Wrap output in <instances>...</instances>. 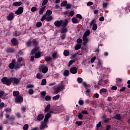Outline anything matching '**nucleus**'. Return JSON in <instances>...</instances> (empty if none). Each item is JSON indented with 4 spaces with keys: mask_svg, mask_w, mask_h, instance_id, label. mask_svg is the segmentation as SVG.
<instances>
[{
    "mask_svg": "<svg viewBox=\"0 0 130 130\" xmlns=\"http://www.w3.org/2000/svg\"><path fill=\"white\" fill-rule=\"evenodd\" d=\"M116 80L117 83H121V82H122V79L121 78H116Z\"/></svg>",
    "mask_w": 130,
    "mask_h": 130,
    "instance_id": "obj_53",
    "label": "nucleus"
},
{
    "mask_svg": "<svg viewBox=\"0 0 130 130\" xmlns=\"http://www.w3.org/2000/svg\"><path fill=\"white\" fill-rule=\"evenodd\" d=\"M71 8H72V5L70 4L66 5V9H71Z\"/></svg>",
    "mask_w": 130,
    "mask_h": 130,
    "instance_id": "obj_62",
    "label": "nucleus"
},
{
    "mask_svg": "<svg viewBox=\"0 0 130 130\" xmlns=\"http://www.w3.org/2000/svg\"><path fill=\"white\" fill-rule=\"evenodd\" d=\"M63 89H64V85L60 84L57 88H55V94H58V93Z\"/></svg>",
    "mask_w": 130,
    "mask_h": 130,
    "instance_id": "obj_4",
    "label": "nucleus"
},
{
    "mask_svg": "<svg viewBox=\"0 0 130 130\" xmlns=\"http://www.w3.org/2000/svg\"><path fill=\"white\" fill-rule=\"evenodd\" d=\"M52 57L54 58V59H56L58 57V55L57 54V52H54L52 54Z\"/></svg>",
    "mask_w": 130,
    "mask_h": 130,
    "instance_id": "obj_22",
    "label": "nucleus"
},
{
    "mask_svg": "<svg viewBox=\"0 0 130 130\" xmlns=\"http://www.w3.org/2000/svg\"><path fill=\"white\" fill-rule=\"evenodd\" d=\"M50 109V104H48L45 108V113H46V112H48L49 111V110Z\"/></svg>",
    "mask_w": 130,
    "mask_h": 130,
    "instance_id": "obj_31",
    "label": "nucleus"
},
{
    "mask_svg": "<svg viewBox=\"0 0 130 130\" xmlns=\"http://www.w3.org/2000/svg\"><path fill=\"white\" fill-rule=\"evenodd\" d=\"M26 46H27V47L32 46V40H28V41L26 42Z\"/></svg>",
    "mask_w": 130,
    "mask_h": 130,
    "instance_id": "obj_26",
    "label": "nucleus"
},
{
    "mask_svg": "<svg viewBox=\"0 0 130 130\" xmlns=\"http://www.w3.org/2000/svg\"><path fill=\"white\" fill-rule=\"evenodd\" d=\"M28 93L29 95H33V94H34V90L32 88L29 89L28 90Z\"/></svg>",
    "mask_w": 130,
    "mask_h": 130,
    "instance_id": "obj_46",
    "label": "nucleus"
},
{
    "mask_svg": "<svg viewBox=\"0 0 130 130\" xmlns=\"http://www.w3.org/2000/svg\"><path fill=\"white\" fill-rule=\"evenodd\" d=\"M60 97V95L59 94L56 95V96H54L52 98L53 100H58L59 99V98Z\"/></svg>",
    "mask_w": 130,
    "mask_h": 130,
    "instance_id": "obj_40",
    "label": "nucleus"
},
{
    "mask_svg": "<svg viewBox=\"0 0 130 130\" xmlns=\"http://www.w3.org/2000/svg\"><path fill=\"white\" fill-rule=\"evenodd\" d=\"M52 59V58H51L50 56H46L45 57V60L46 61H50Z\"/></svg>",
    "mask_w": 130,
    "mask_h": 130,
    "instance_id": "obj_39",
    "label": "nucleus"
},
{
    "mask_svg": "<svg viewBox=\"0 0 130 130\" xmlns=\"http://www.w3.org/2000/svg\"><path fill=\"white\" fill-rule=\"evenodd\" d=\"M51 14H52V11H51V10H48L47 11H46V16H50V15H51Z\"/></svg>",
    "mask_w": 130,
    "mask_h": 130,
    "instance_id": "obj_41",
    "label": "nucleus"
},
{
    "mask_svg": "<svg viewBox=\"0 0 130 130\" xmlns=\"http://www.w3.org/2000/svg\"><path fill=\"white\" fill-rule=\"evenodd\" d=\"M37 10V8H36V7H32L31 8V12H36Z\"/></svg>",
    "mask_w": 130,
    "mask_h": 130,
    "instance_id": "obj_55",
    "label": "nucleus"
},
{
    "mask_svg": "<svg viewBox=\"0 0 130 130\" xmlns=\"http://www.w3.org/2000/svg\"><path fill=\"white\" fill-rule=\"evenodd\" d=\"M125 90V87H122L120 89L119 92H123Z\"/></svg>",
    "mask_w": 130,
    "mask_h": 130,
    "instance_id": "obj_64",
    "label": "nucleus"
},
{
    "mask_svg": "<svg viewBox=\"0 0 130 130\" xmlns=\"http://www.w3.org/2000/svg\"><path fill=\"white\" fill-rule=\"evenodd\" d=\"M45 99L46 101H49V100L51 99V98H50V96L49 95H47L46 96Z\"/></svg>",
    "mask_w": 130,
    "mask_h": 130,
    "instance_id": "obj_54",
    "label": "nucleus"
},
{
    "mask_svg": "<svg viewBox=\"0 0 130 130\" xmlns=\"http://www.w3.org/2000/svg\"><path fill=\"white\" fill-rule=\"evenodd\" d=\"M36 78L37 79H39V80H40V79L43 78V75H42L40 73H37L36 75Z\"/></svg>",
    "mask_w": 130,
    "mask_h": 130,
    "instance_id": "obj_30",
    "label": "nucleus"
},
{
    "mask_svg": "<svg viewBox=\"0 0 130 130\" xmlns=\"http://www.w3.org/2000/svg\"><path fill=\"white\" fill-rule=\"evenodd\" d=\"M101 126V121L99 122V123L96 124V130H99L98 129L99 127H100Z\"/></svg>",
    "mask_w": 130,
    "mask_h": 130,
    "instance_id": "obj_56",
    "label": "nucleus"
},
{
    "mask_svg": "<svg viewBox=\"0 0 130 130\" xmlns=\"http://www.w3.org/2000/svg\"><path fill=\"white\" fill-rule=\"evenodd\" d=\"M38 49H39V47H36L35 48H34V49H32V50H31V54H35V53H36L37 51H38Z\"/></svg>",
    "mask_w": 130,
    "mask_h": 130,
    "instance_id": "obj_20",
    "label": "nucleus"
},
{
    "mask_svg": "<svg viewBox=\"0 0 130 130\" xmlns=\"http://www.w3.org/2000/svg\"><path fill=\"white\" fill-rule=\"evenodd\" d=\"M5 117L7 119H9V120H15V116H11L10 117V115L8 114L5 115Z\"/></svg>",
    "mask_w": 130,
    "mask_h": 130,
    "instance_id": "obj_12",
    "label": "nucleus"
},
{
    "mask_svg": "<svg viewBox=\"0 0 130 130\" xmlns=\"http://www.w3.org/2000/svg\"><path fill=\"white\" fill-rule=\"evenodd\" d=\"M32 41V46L36 47L38 45V42L36 40V39H34L31 40Z\"/></svg>",
    "mask_w": 130,
    "mask_h": 130,
    "instance_id": "obj_21",
    "label": "nucleus"
},
{
    "mask_svg": "<svg viewBox=\"0 0 130 130\" xmlns=\"http://www.w3.org/2000/svg\"><path fill=\"white\" fill-rule=\"evenodd\" d=\"M97 28H98V26H97V24H93L92 30H93V31H96L97 30Z\"/></svg>",
    "mask_w": 130,
    "mask_h": 130,
    "instance_id": "obj_44",
    "label": "nucleus"
},
{
    "mask_svg": "<svg viewBox=\"0 0 130 130\" xmlns=\"http://www.w3.org/2000/svg\"><path fill=\"white\" fill-rule=\"evenodd\" d=\"M14 18H15V13L13 12H11L7 16V20H8V21H13Z\"/></svg>",
    "mask_w": 130,
    "mask_h": 130,
    "instance_id": "obj_5",
    "label": "nucleus"
},
{
    "mask_svg": "<svg viewBox=\"0 0 130 130\" xmlns=\"http://www.w3.org/2000/svg\"><path fill=\"white\" fill-rule=\"evenodd\" d=\"M72 21L73 24H77V23H79V21H78V19L76 17L72 18Z\"/></svg>",
    "mask_w": 130,
    "mask_h": 130,
    "instance_id": "obj_33",
    "label": "nucleus"
},
{
    "mask_svg": "<svg viewBox=\"0 0 130 130\" xmlns=\"http://www.w3.org/2000/svg\"><path fill=\"white\" fill-rule=\"evenodd\" d=\"M82 40H83V41H84L83 42L84 45H86V44H87V43H88V42H89V40L88 39L87 37L83 36L82 38Z\"/></svg>",
    "mask_w": 130,
    "mask_h": 130,
    "instance_id": "obj_16",
    "label": "nucleus"
},
{
    "mask_svg": "<svg viewBox=\"0 0 130 130\" xmlns=\"http://www.w3.org/2000/svg\"><path fill=\"white\" fill-rule=\"evenodd\" d=\"M78 103L79 104V105H83V104H84V101L82 100H79L78 102Z\"/></svg>",
    "mask_w": 130,
    "mask_h": 130,
    "instance_id": "obj_61",
    "label": "nucleus"
},
{
    "mask_svg": "<svg viewBox=\"0 0 130 130\" xmlns=\"http://www.w3.org/2000/svg\"><path fill=\"white\" fill-rule=\"evenodd\" d=\"M77 82H78V83H79V84H81L83 82V79H82L81 78H78Z\"/></svg>",
    "mask_w": 130,
    "mask_h": 130,
    "instance_id": "obj_51",
    "label": "nucleus"
},
{
    "mask_svg": "<svg viewBox=\"0 0 130 130\" xmlns=\"http://www.w3.org/2000/svg\"><path fill=\"white\" fill-rule=\"evenodd\" d=\"M23 100V96L21 95H18L15 98V102L16 103H22Z\"/></svg>",
    "mask_w": 130,
    "mask_h": 130,
    "instance_id": "obj_6",
    "label": "nucleus"
},
{
    "mask_svg": "<svg viewBox=\"0 0 130 130\" xmlns=\"http://www.w3.org/2000/svg\"><path fill=\"white\" fill-rule=\"evenodd\" d=\"M22 5V2H15L13 3V7H20Z\"/></svg>",
    "mask_w": 130,
    "mask_h": 130,
    "instance_id": "obj_15",
    "label": "nucleus"
},
{
    "mask_svg": "<svg viewBox=\"0 0 130 130\" xmlns=\"http://www.w3.org/2000/svg\"><path fill=\"white\" fill-rule=\"evenodd\" d=\"M11 80L12 82H13V84H15V85H18L20 83V81H21V79L16 77H11Z\"/></svg>",
    "mask_w": 130,
    "mask_h": 130,
    "instance_id": "obj_7",
    "label": "nucleus"
},
{
    "mask_svg": "<svg viewBox=\"0 0 130 130\" xmlns=\"http://www.w3.org/2000/svg\"><path fill=\"white\" fill-rule=\"evenodd\" d=\"M1 81L2 82V83H3V84L7 85V86H10V85H11V83H12V77L10 78L4 77L1 80Z\"/></svg>",
    "mask_w": 130,
    "mask_h": 130,
    "instance_id": "obj_2",
    "label": "nucleus"
},
{
    "mask_svg": "<svg viewBox=\"0 0 130 130\" xmlns=\"http://www.w3.org/2000/svg\"><path fill=\"white\" fill-rule=\"evenodd\" d=\"M90 35V30H87L84 34L83 36L87 37Z\"/></svg>",
    "mask_w": 130,
    "mask_h": 130,
    "instance_id": "obj_36",
    "label": "nucleus"
},
{
    "mask_svg": "<svg viewBox=\"0 0 130 130\" xmlns=\"http://www.w3.org/2000/svg\"><path fill=\"white\" fill-rule=\"evenodd\" d=\"M68 24H69V21L68 20V19H66L64 20V22L63 21V23L62 24V26L63 27H67V26H68Z\"/></svg>",
    "mask_w": 130,
    "mask_h": 130,
    "instance_id": "obj_24",
    "label": "nucleus"
},
{
    "mask_svg": "<svg viewBox=\"0 0 130 130\" xmlns=\"http://www.w3.org/2000/svg\"><path fill=\"white\" fill-rule=\"evenodd\" d=\"M46 20V15H44L41 18V21L42 22H44V20Z\"/></svg>",
    "mask_w": 130,
    "mask_h": 130,
    "instance_id": "obj_49",
    "label": "nucleus"
},
{
    "mask_svg": "<svg viewBox=\"0 0 130 130\" xmlns=\"http://www.w3.org/2000/svg\"><path fill=\"white\" fill-rule=\"evenodd\" d=\"M27 89H30V88H34V85L33 84H28L26 86Z\"/></svg>",
    "mask_w": 130,
    "mask_h": 130,
    "instance_id": "obj_50",
    "label": "nucleus"
},
{
    "mask_svg": "<svg viewBox=\"0 0 130 130\" xmlns=\"http://www.w3.org/2000/svg\"><path fill=\"white\" fill-rule=\"evenodd\" d=\"M37 27H41L42 26V23L41 22H38L36 23Z\"/></svg>",
    "mask_w": 130,
    "mask_h": 130,
    "instance_id": "obj_52",
    "label": "nucleus"
},
{
    "mask_svg": "<svg viewBox=\"0 0 130 130\" xmlns=\"http://www.w3.org/2000/svg\"><path fill=\"white\" fill-rule=\"evenodd\" d=\"M39 57H41V52H38L35 53V58H39Z\"/></svg>",
    "mask_w": 130,
    "mask_h": 130,
    "instance_id": "obj_27",
    "label": "nucleus"
},
{
    "mask_svg": "<svg viewBox=\"0 0 130 130\" xmlns=\"http://www.w3.org/2000/svg\"><path fill=\"white\" fill-rule=\"evenodd\" d=\"M44 118V115H43V114H40L38 116L37 120H38L39 121H41V120H42V119H43Z\"/></svg>",
    "mask_w": 130,
    "mask_h": 130,
    "instance_id": "obj_18",
    "label": "nucleus"
},
{
    "mask_svg": "<svg viewBox=\"0 0 130 130\" xmlns=\"http://www.w3.org/2000/svg\"><path fill=\"white\" fill-rule=\"evenodd\" d=\"M24 11V8L22 7H19L18 10L15 12L16 15H21Z\"/></svg>",
    "mask_w": 130,
    "mask_h": 130,
    "instance_id": "obj_10",
    "label": "nucleus"
},
{
    "mask_svg": "<svg viewBox=\"0 0 130 130\" xmlns=\"http://www.w3.org/2000/svg\"><path fill=\"white\" fill-rule=\"evenodd\" d=\"M5 111L6 113H11L12 112V109L11 108H6L5 109Z\"/></svg>",
    "mask_w": 130,
    "mask_h": 130,
    "instance_id": "obj_32",
    "label": "nucleus"
},
{
    "mask_svg": "<svg viewBox=\"0 0 130 130\" xmlns=\"http://www.w3.org/2000/svg\"><path fill=\"white\" fill-rule=\"evenodd\" d=\"M76 61V60H71L69 62V64H68V67H71L72 66V64L73 63H74V62H75Z\"/></svg>",
    "mask_w": 130,
    "mask_h": 130,
    "instance_id": "obj_45",
    "label": "nucleus"
},
{
    "mask_svg": "<svg viewBox=\"0 0 130 130\" xmlns=\"http://www.w3.org/2000/svg\"><path fill=\"white\" fill-rule=\"evenodd\" d=\"M83 42V40H82V39H78L77 40V43H82Z\"/></svg>",
    "mask_w": 130,
    "mask_h": 130,
    "instance_id": "obj_60",
    "label": "nucleus"
},
{
    "mask_svg": "<svg viewBox=\"0 0 130 130\" xmlns=\"http://www.w3.org/2000/svg\"><path fill=\"white\" fill-rule=\"evenodd\" d=\"M28 128H29V125L28 124H26L23 126L24 130H28Z\"/></svg>",
    "mask_w": 130,
    "mask_h": 130,
    "instance_id": "obj_48",
    "label": "nucleus"
},
{
    "mask_svg": "<svg viewBox=\"0 0 130 130\" xmlns=\"http://www.w3.org/2000/svg\"><path fill=\"white\" fill-rule=\"evenodd\" d=\"M13 95L14 97H17V96H20V92L19 91H14L13 92Z\"/></svg>",
    "mask_w": 130,
    "mask_h": 130,
    "instance_id": "obj_25",
    "label": "nucleus"
},
{
    "mask_svg": "<svg viewBox=\"0 0 130 130\" xmlns=\"http://www.w3.org/2000/svg\"><path fill=\"white\" fill-rule=\"evenodd\" d=\"M39 70L40 72H42L43 74H46V73L48 72V67L45 64H40Z\"/></svg>",
    "mask_w": 130,
    "mask_h": 130,
    "instance_id": "obj_3",
    "label": "nucleus"
},
{
    "mask_svg": "<svg viewBox=\"0 0 130 130\" xmlns=\"http://www.w3.org/2000/svg\"><path fill=\"white\" fill-rule=\"evenodd\" d=\"M47 3H48V0H44L42 3V6H45Z\"/></svg>",
    "mask_w": 130,
    "mask_h": 130,
    "instance_id": "obj_58",
    "label": "nucleus"
},
{
    "mask_svg": "<svg viewBox=\"0 0 130 130\" xmlns=\"http://www.w3.org/2000/svg\"><path fill=\"white\" fill-rule=\"evenodd\" d=\"M78 118L79 119H82L83 118V115L81 113H79L78 115Z\"/></svg>",
    "mask_w": 130,
    "mask_h": 130,
    "instance_id": "obj_63",
    "label": "nucleus"
},
{
    "mask_svg": "<svg viewBox=\"0 0 130 130\" xmlns=\"http://www.w3.org/2000/svg\"><path fill=\"white\" fill-rule=\"evenodd\" d=\"M112 118L114 119H117V120H120L121 119V116L119 114H116L115 116L113 117Z\"/></svg>",
    "mask_w": 130,
    "mask_h": 130,
    "instance_id": "obj_23",
    "label": "nucleus"
},
{
    "mask_svg": "<svg viewBox=\"0 0 130 130\" xmlns=\"http://www.w3.org/2000/svg\"><path fill=\"white\" fill-rule=\"evenodd\" d=\"M46 8V6H44L41 8H40L39 11V15H43V13L44 12V11H45Z\"/></svg>",
    "mask_w": 130,
    "mask_h": 130,
    "instance_id": "obj_14",
    "label": "nucleus"
},
{
    "mask_svg": "<svg viewBox=\"0 0 130 130\" xmlns=\"http://www.w3.org/2000/svg\"><path fill=\"white\" fill-rule=\"evenodd\" d=\"M96 23V19H92V20L90 21V23H89V25H90V27H91V26H93V25H94V24H96V23Z\"/></svg>",
    "mask_w": 130,
    "mask_h": 130,
    "instance_id": "obj_37",
    "label": "nucleus"
},
{
    "mask_svg": "<svg viewBox=\"0 0 130 130\" xmlns=\"http://www.w3.org/2000/svg\"><path fill=\"white\" fill-rule=\"evenodd\" d=\"M63 55H64V56H69L70 55V51L65 50L63 52Z\"/></svg>",
    "mask_w": 130,
    "mask_h": 130,
    "instance_id": "obj_35",
    "label": "nucleus"
},
{
    "mask_svg": "<svg viewBox=\"0 0 130 130\" xmlns=\"http://www.w3.org/2000/svg\"><path fill=\"white\" fill-rule=\"evenodd\" d=\"M50 117H51V114L49 113H47L45 116L44 121H45V122H47L48 119L50 118Z\"/></svg>",
    "mask_w": 130,
    "mask_h": 130,
    "instance_id": "obj_11",
    "label": "nucleus"
},
{
    "mask_svg": "<svg viewBox=\"0 0 130 130\" xmlns=\"http://www.w3.org/2000/svg\"><path fill=\"white\" fill-rule=\"evenodd\" d=\"M46 79H43L42 80V82H41V85L42 86H44L45 85H46Z\"/></svg>",
    "mask_w": 130,
    "mask_h": 130,
    "instance_id": "obj_42",
    "label": "nucleus"
},
{
    "mask_svg": "<svg viewBox=\"0 0 130 130\" xmlns=\"http://www.w3.org/2000/svg\"><path fill=\"white\" fill-rule=\"evenodd\" d=\"M108 5V4L107 3H104L103 4V8H104V9H106V8H107Z\"/></svg>",
    "mask_w": 130,
    "mask_h": 130,
    "instance_id": "obj_57",
    "label": "nucleus"
},
{
    "mask_svg": "<svg viewBox=\"0 0 130 130\" xmlns=\"http://www.w3.org/2000/svg\"><path fill=\"white\" fill-rule=\"evenodd\" d=\"M11 43L14 46H16L18 44V41L16 38H13L11 40Z\"/></svg>",
    "mask_w": 130,
    "mask_h": 130,
    "instance_id": "obj_19",
    "label": "nucleus"
},
{
    "mask_svg": "<svg viewBox=\"0 0 130 130\" xmlns=\"http://www.w3.org/2000/svg\"><path fill=\"white\" fill-rule=\"evenodd\" d=\"M63 20H56L54 22V25L56 27H60L62 25Z\"/></svg>",
    "mask_w": 130,
    "mask_h": 130,
    "instance_id": "obj_9",
    "label": "nucleus"
},
{
    "mask_svg": "<svg viewBox=\"0 0 130 130\" xmlns=\"http://www.w3.org/2000/svg\"><path fill=\"white\" fill-rule=\"evenodd\" d=\"M47 122H45L44 121V122H41V125L40 126V129H44V128H46L47 127V124L46 123Z\"/></svg>",
    "mask_w": 130,
    "mask_h": 130,
    "instance_id": "obj_8",
    "label": "nucleus"
},
{
    "mask_svg": "<svg viewBox=\"0 0 130 130\" xmlns=\"http://www.w3.org/2000/svg\"><path fill=\"white\" fill-rule=\"evenodd\" d=\"M81 47H82V45L81 44H77L75 47V50H79Z\"/></svg>",
    "mask_w": 130,
    "mask_h": 130,
    "instance_id": "obj_29",
    "label": "nucleus"
},
{
    "mask_svg": "<svg viewBox=\"0 0 130 130\" xmlns=\"http://www.w3.org/2000/svg\"><path fill=\"white\" fill-rule=\"evenodd\" d=\"M53 17L52 16H49L48 17H46V20L47 22H50V21H51V20H52Z\"/></svg>",
    "mask_w": 130,
    "mask_h": 130,
    "instance_id": "obj_43",
    "label": "nucleus"
},
{
    "mask_svg": "<svg viewBox=\"0 0 130 130\" xmlns=\"http://www.w3.org/2000/svg\"><path fill=\"white\" fill-rule=\"evenodd\" d=\"M6 52L8 53H12V52H14L15 49H13L12 48L9 47L7 48L6 50Z\"/></svg>",
    "mask_w": 130,
    "mask_h": 130,
    "instance_id": "obj_13",
    "label": "nucleus"
},
{
    "mask_svg": "<svg viewBox=\"0 0 130 130\" xmlns=\"http://www.w3.org/2000/svg\"><path fill=\"white\" fill-rule=\"evenodd\" d=\"M66 32H68V28L63 27L61 29L60 33L62 34L63 33H66Z\"/></svg>",
    "mask_w": 130,
    "mask_h": 130,
    "instance_id": "obj_28",
    "label": "nucleus"
},
{
    "mask_svg": "<svg viewBox=\"0 0 130 130\" xmlns=\"http://www.w3.org/2000/svg\"><path fill=\"white\" fill-rule=\"evenodd\" d=\"M107 92V89L105 88H102L100 90V94H103V93H106Z\"/></svg>",
    "mask_w": 130,
    "mask_h": 130,
    "instance_id": "obj_38",
    "label": "nucleus"
},
{
    "mask_svg": "<svg viewBox=\"0 0 130 130\" xmlns=\"http://www.w3.org/2000/svg\"><path fill=\"white\" fill-rule=\"evenodd\" d=\"M70 71L71 74H77V68L76 67L71 68Z\"/></svg>",
    "mask_w": 130,
    "mask_h": 130,
    "instance_id": "obj_17",
    "label": "nucleus"
},
{
    "mask_svg": "<svg viewBox=\"0 0 130 130\" xmlns=\"http://www.w3.org/2000/svg\"><path fill=\"white\" fill-rule=\"evenodd\" d=\"M5 94V91L3 90H0V98H2Z\"/></svg>",
    "mask_w": 130,
    "mask_h": 130,
    "instance_id": "obj_59",
    "label": "nucleus"
},
{
    "mask_svg": "<svg viewBox=\"0 0 130 130\" xmlns=\"http://www.w3.org/2000/svg\"><path fill=\"white\" fill-rule=\"evenodd\" d=\"M67 4H68V2L67 1H63L61 4V7H65V6H67Z\"/></svg>",
    "mask_w": 130,
    "mask_h": 130,
    "instance_id": "obj_47",
    "label": "nucleus"
},
{
    "mask_svg": "<svg viewBox=\"0 0 130 130\" xmlns=\"http://www.w3.org/2000/svg\"><path fill=\"white\" fill-rule=\"evenodd\" d=\"M24 59H23L22 57H19L17 59V62H16V59H13L12 60L11 63H10L9 65V68L11 70H13L14 69V70H18L21 68V63L20 62H21V61H23Z\"/></svg>",
    "mask_w": 130,
    "mask_h": 130,
    "instance_id": "obj_1",
    "label": "nucleus"
},
{
    "mask_svg": "<svg viewBox=\"0 0 130 130\" xmlns=\"http://www.w3.org/2000/svg\"><path fill=\"white\" fill-rule=\"evenodd\" d=\"M70 75V71L69 70H65L63 72V75L64 77H68Z\"/></svg>",
    "mask_w": 130,
    "mask_h": 130,
    "instance_id": "obj_34",
    "label": "nucleus"
}]
</instances>
